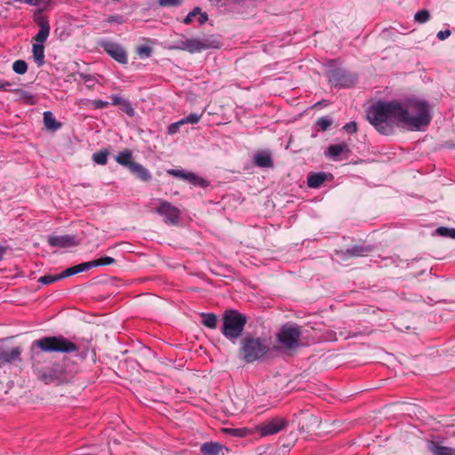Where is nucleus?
Instances as JSON below:
<instances>
[{"instance_id":"7ed1b4c3","label":"nucleus","mask_w":455,"mask_h":455,"mask_svg":"<svg viewBox=\"0 0 455 455\" xmlns=\"http://www.w3.org/2000/svg\"><path fill=\"white\" fill-rule=\"evenodd\" d=\"M220 45L221 44L217 36L209 35L177 41L174 45L171 46V49L196 53L204 50L218 49Z\"/></svg>"},{"instance_id":"f704fd0d","label":"nucleus","mask_w":455,"mask_h":455,"mask_svg":"<svg viewBox=\"0 0 455 455\" xmlns=\"http://www.w3.org/2000/svg\"><path fill=\"white\" fill-rule=\"evenodd\" d=\"M414 19L418 23H425L430 19V13L427 10H421L415 13Z\"/></svg>"},{"instance_id":"6e6552de","label":"nucleus","mask_w":455,"mask_h":455,"mask_svg":"<svg viewBox=\"0 0 455 455\" xmlns=\"http://www.w3.org/2000/svg\"><path fill=\"white\" fill-rule=\"evenodd\" d=\"M166 172L173 177L187 180L194 186L205 188L208 185V182L205 180L200 178L191 172H186L180 169H168Z\"/></svg>"},{"instance_id":"f8f14e48","label":"nucleus","mask_w":455,"mask_h":455,"mask_svg":"<svg viewBox=\"0 0 455 455\" xmlns=\"http://www.w3.org/2000/svg\"><path fill=\"white\" fill-rule=\"evenodd\" d=\"M38 377L45 384H51L54 382L60 383L64 379L63 369L61 366L57 365L44 371H40Z\"/></svg>"},{"instance_id":"58836bf2","label":"nucleus","mask_w":455,"mask_h":455,"mask_svg":"<svg viewBox=\"0 0 455 455\" xmlns=\"http://www.w3.org/2000/svg\"><path fill=\"white\" fill-rule=\"evenodd\" d=\"M197 13H199V7H196L191 11L184 19L185 24H189L193 21V20L197 16Z\"/></svg>"},{"instance_id":"f257e3e1","label":"nucleus","mask_w":455,"mask_h":455,"mask_svg":"<svg viewBox=\"0 0 455 455\" xmlns=\"http://www.w3.org/2000/svg\"><path fill=\"white\" fill-rule=\"evenodd\" d=\"M367 118L379 132L389 135L395 124L410 131H422L430 124L432 115L426 100L410 98L403 102L378 101L368 110Z\"/></svg>"},{"instance_id":"423d86ee","label":"nucleus","mask_w":455,"mask_h":455,"mask_svg":"<svg viewBox=\"0 0 455 455\" xmlns=\"http://www.w3.org/2000/svg\"><path fill=\"white\" fill-rule=\"evenodd\" d=\"M301 328L295 323H286L276 334L281 347L285 350L296 349L300 346Z\"/></svg>"},{"instance_id":"c03bdc74","label":"nucleus","mask_w":455,"mask_h":455,"mask_svg":"<svg viewBox=\"0 0 455 455\" xmlns=\"http://www.w3.org/2000/svg\"><path fill=\"white\" fill-rule=\"evenodd\" d=\"M108 105L109 103L108 101L102 100H95L92 101V106L98 109L107 108Z\"/></svg>"},{"instance_id":"e433bc0d","label":"nucleus","mask_w":455,"mask_h":455,"mask_svg":"<svg viewBox=\"0 0 455 455\" xmlns=\"http://www.w3.org/2000/svg\"><path fill=\"white\" fill-rule=\"evenodd\" d=\"M59 280H60L59 275H46L41 276L38 279V282L44 285H49V284L52 283L53 282L59 281Z\"/></svg>"},{"instance_id":"5701e85b","label":"nucleus","mask_w":455,"mask_h":455,"mask_svg":"<svg viewBox=\"0 0 455 455\" xmlns=\"http://www.w3.org/2000/svg\"><path fill=\"white\" fill-rule=\"evenodd\" d=\"M222 446L214 442L204 443L202 444L200 451L204 455H219Z\"/></svg>"},{"instance_id":"2eb2a0df","label":"nucleus","mask_w":455,"mask_h":455,"mask_svg":"<svg viewBox=\"0 0 455 455\" xmlns=\"http://www.w3.org/2000/svg\"><path fill=\"white\" fill-rule=\"evenodd\" d=\"M21 348L20 347L5 349L0 347V366L4 363H10L20 361Z\"/></svg>"},{"instance_id":"de8ad7c7","label":"nucleus","mask_w":455,"mask_h":455,"mask_svg":"<svg viewBox=\"0 0 455 455\" xmlns=\"http://www.w3.org/2000/svg\"><path fill=\"white\" fill-rule=\"evenodd\" d=\"M451 35V30L449 29H446V30H441L437 33L436 36L439 40L443 41V40H445L446 38H448Z\"/></svg>"},{"instance_id":"a19ab883","label":"nucleus","mask_w":455,"mask_h":455,"mask_svg":"<svg viewBox=\"0 0 455 455\" xmlns=\"http://www.w3.org/2000/svg\"><path fill=\"white\" fill-rule=\"evenodd\" d=\"M15 84L14 82L10 81H0V91L10 92L13 91L12 86Z\"/></svg>"},{"instance_id":"c756f323","label":"nucleus","mask_w":455,"mask_h":455,"mask_svg":"<svg viewBox=\"0 0 455 455\" xmlns=\"http://www.w3.org/2000/svg\"><path fill=\"white\" fill-rule=\"evenodd\" d=\"M201 317H202V323L210 328V329H214L216 328V325H217V316L214 315V314H211V313H202L201 314Z\"/></svg>"},{"instance_id":"39448f33","label":"nucleus","mask_w":455,"mask_h":455,"mask_svg":"<svg viewBox=\"0 0 455 455\" xmlns=\"http://www.w3.org/2000/svg\"><path fill=\"white\" fill-rule=\"evenodd\" d=\"M245 323V315L236 310L228 311L223 318L222 333L226 338L235 340L241 336Z\"/></svg>"},{"instance_id":"c85d7f7f","label":"nucleus","mask_w":455,"mask_h":455,"mask_svg":"<svg viewBox=\"0 0 455 455\" xmlns=\"http://www.w3.org/2000/svg\"><path fill=\"white\" fill-rule=\"evenodd\" d=\"M114 262H115L114 258L109 257V256H103L98 259L88 261V262H86V264L89 266V269H91L95 267L108 266V265L113 264Z\"/></svg>"},{"instance_id":"ddd939ff","label":"nucleus","mask_w":455,"mask_h":455,"mask_svg":"<svg viewBox=\"0 0 455 455\" xmlns=\"http://www.w3.org/2000/svg\"><path fill=\"white\" fill-rule=\"evenodd\" d=\"M47 242L52 247L69 248L77 245V241L74 235H49Z\"/></svg>"},{"instance_id":"7c9ffc66","label":"nucleus","mask_w":455,"mask_h":455,"mask_svg":"<svg viewBox=\"0 0 455 455\" xmlns=\"http://www.w3.org/2000/svg\"><path fill=\"white\" fill-rule=\"evenodd\" d=\"M333 124V120L331 116H323L317 119L316 125L318 129L322 132L326 131L328 128H330Z\"/></svg>"},{"instance_id":"0eeeda50","label":"nucleus","mask_w":455,"mask_h":455,"mask_svg":"<svg viewBox=\"0 0 455 455\" xmlns=\"http://www.w3.org/2000/svg\"><path fill=\"white\" fill-rule=\"evenodd\" d=\"M287 425L284 418L276 417L269 420H266L258 426V431L262 436L275 435L283 430Z\"/></svg>"},{"instance_id":"49530a36","label":"nucleus","mask_w":455,"mask_h":455,"mask_svg":"<svg viewBox=\"0 0 455 455\" xmlns=\"http://www.w3.org/2000/svg\"><path fill=\"white\" fill-rule=\"evenodd\" d=\"M107 22L108 23H123V18L119 15H110L107 18Z\"/></svg>"},{"instance_id":"cd10ccee","label":"nucleus","mask_w":455,"mask_h":455,"mask_svg":"<svg viewBox=\"0 0 455 455\" xmlns=\"http://www.w3.org/2000/svg\"><path fill=\"white\" fill-rule=\"evenodd\" d=\"M13 91H12V92H15L18 97H19V100L20 101H22L23 103H26V104H28V105H33L36 103V100H35V96L27 92V91H23V90H20V89H12Z\"/></svg>"},{"instance_id":"bb28decb","label":"nucleus","mask_w":455,"mask_h":455,"mask_svg":"<svg viewBox=\"0 0 455 455\" xmlns=\"http://www.w3.org/2000/svg\"><path fill=\"white\" fill-rule=\"evenodd\" d=\"M428 449L434 455H455V449L441 446L433 442L429 444Z\"/></svg>"},{"instance_id":"79ce46f5","label":"nucleus","mask_w":455,"mask_h":455,"mask_svg":"<svg viewBox=\"0 0 455 455\" xmlns=\"http://www.w3.org/2000/svg\"><path fill=\"white\" fill-rule=\"evenodd\" d=\"M180 125H182V123H180V120H179L178 122L171 124L168 126V133L169 134H175L179 131V128L180 127Z\"/></svg>"},{"instance_id":"c9c22d12","label":"nucleus","mask_w":455,"mask_h":455,"mask_svg":"<svg viewBox=\"0 0 455 455\" xmlns=\"http://www.w3.org/2000/svg\"><path fill=\"white\" fill-rule=\"evenodd\" d=\"M200 118H201V115H198L196 113H191L188 116H187L186 117L180 119V123H182V125L187 124H195L200 121Z\"/></svg>"},{"instance_id":"4c0bfd02","label":"nucleus","mask_w":455,"mask_h":455,"mask_svg":"<svg viewBox=\"0 0 455 455\" xmlns=\"http://www.w3.org/2000/svg\"><path fill=\"white\" fill-rule=\"evenodd\" d=\"M137 53L141 58H148L152 53V49L148 45H140L137 48Z\"/></svg>"},{"instance_id":"f03ea898","label":"nucleus","mask_w":455,"mask_h":455,"mask_svg":"<svg viewBox=\"0 0 455 455\" xmlns=\"http://www.w3.org/2000/svg\"><path fill=\"white\" fill-rule=\"evenodd\" d=\"M35 347L43 352H60V353H72L78 350V347L71 342L67 338L59 336L44 337L40 339L33 341L31 351L34 354Z\"/></svg>"},{"instance_id":"a18cd8bd","label":"nucleus","mask_w":455,"mask_h":455,"mask_svg":"<svg viewBox=\"0 0 455 455\" xmlns=\"http://www.w3.org/2000/svg\"><path fill=\"white\" fill-rule=\"evenodd\" d=\"M197 21L200 25L204 24L208 20V15L206 12H202L199 8V13H197Z\"/></svg>"},{"instance_id":"4be33fe9","label":"nucleus","mask_w":455,"mask_h":455,"mask_svg":"<svg viewBox=\"0 0 455 455\" xmlns=\"http://www.w3.org/2000/svg\"><path fill=\"white\" fill-rule=\"evenodd\" d=\"M89 270V266L86 264V262L68 267L65 269L60 275V279H63L66 277H69L71 275H74L76 274L87 271Z\"/></svg>"},{"instance_id":"9d476101","label":"nucleus","mask_w":455,"mask_h":455,"mask_svg":"<svg viewBox=\"0 0 455 455\" xmlns=\"http://www.w3.org/2000/svg\"><path fill=\"white\" fill-rule=\"evenodd\" d=\"M156 212L172 224H177L180 218V210L166 201H161Z\"/></svg>"},{"instance_id":"393cba45","label":"nucleus","mask_w":455,"mask_h":455,"mask_svg":"<svg viewBox=\"0 0 455 455\" xmlns=\"http://www.w3.org/2000/svg\"><path fill=\"white\" fill-rule=\"evenodd\" d=\"M44 124L47 130L56 131L60 128V123L57 122L51 111L44 112Z\"/></svg>"},{"instance_id":"1a4fd4ad","label":"nucleus","mask_w":455,"mask_h":455,"mask_svg":"<svg viewBox=\"0 0 455 455\" xmlns=\"http://www.w3.org/2000/svg\"><path fill=\"white\" fill-rule=\"evenodd\" d=\"M102 47L105 52L117 62L121 64H126L128 62L127 54L120 44L107 41L102 44Z\"/></svg>"},{"instance_id":"9b49d317","label":"nucleus","mask_w":455,"mask_h":455,"mask_svg":"<svg viewBox=\"0 0 455 455\" xmlns=\"http://www.w3.org/2000/svg\"><path fill=\"white\" fill-rule=\"evenodd\" d=\"M329 79L332 85L339 87H349L355 81L353 75L340 70L332 71Z\"/></svg>"},{"instance_id":"ea45409f","label":"nucleus","mask_w":455,"mask_h":455,"mask_svg":"<svg viewBox=\"0 0 455 455\" xmlns=\"http://www.w3.org/2000/svg\"><path fill=\"white\" fill-rule=\"evenodd\" d=\"M162 6H179L182 4V0H158Z\"/></svg>"},{"instance_id":"2f4dec72","label":"nucleus","mask_w":455,"mask_h":455,"mask_svg":"<svg viewBox=\"0 0 455 455\" xmlns=\"http://www.w3.org/2000/svg\"><path fill=\"white\" fill-rule=\"evenodd\" d=\"M12 70L18 75H24L28 71V64L23 60H17L12 64Z\"/></svg>"},{"instance_id":"a878e982","label":"nucleus","mask_w":455,"mask_h":455,"mask_svg":"<svg viewBox=\"0 0 455 455\" xmlns=\"http://www.w3.org/2000/svg\"><path fill=\"white\" fill-rule=\"evenodd\" d=\"M325 179L326 174L323 172L311 173L307 176V186L317 188L324 182Z\"/></svg>"},{"instance_id":"a211bd4d","label":"nucleus","mask_w":455,"mask_h":455,"mask_svg":"<svg viewBox=\"0 0 455 455\" xmlns=\"http://www.w3.org/2000/svg\"><path fill=\"white\" fill-rule=\"evenodd\" d=\"M129 171L142 181L147 182L152 179L150 172L139 163L132 164Z\"/></svg>"},{"instance_id":"72a5a7b5","label":"nucleus","mask_w":455,"mask_h":455,"mask_svg":"<svg viewBox=\"0 0 455 455\" xmlns=\"http://www.w3.org/2000/svg\"><path fill=\"white\" fill-rule=\"evenodd\" d=\"M435 233L440 236L451 237L455 239V228L439 227L435 229Z\"/></svg>"},{"instance_id":"dca6fc26","label":"nucleus","mask_w":455,"mask_h":455,"mask_svg":"<svg viewBox=\"0 0 455 455\" xmlns=\"http://www.w3.org/2000/svg\"><path fill=\"white\" fill-rule=\"evenodd\" d=\"M37 23L39 26V31L34 38L36 41L35 44H44L50 35V25L49 22L43 17L38 19Z\"/></svg>"},{"instance_id":"20e7f679","label":"nucleus","mask_w":455,"mask_h":455,"mask_svg":"<svg viewBox=\"0 0 455 455\" xmlns=\"http://www.w3.org/2000/svg\"><path fill=\"white\" fill-rule=\"evenodd\" d=\"M269 350L265 339L246 337L242 340L241 353L246 363H253Z\"/></svg>"},{"instance_id":"6ab92c4d","label":"nucleus","mask_w":455,"mask_h":455,"mask_svg":"<svg viewBox=\"0 0 455 455\" xmlns=\"http://www.w3.org/2000/svg\"><path fill=\"white\" fill-rule=\"evenodd\" d=\"M116 161L120 165H123V166L128 168L129 170L131 169V166L136 163V162L132 161V154L128 149L120 151L116 156Z\"/></svg>"},{"instance_id":"f3484780","label":"nucleus","mask_w":455,"mask_h":455,"mask_svg":"<svg viewBox=\"0 0 455 455\" xmlns=\"http://www.w3.org/2000/svg\"><path fill=\"white\" fill-rule=\"evenodd\" d=\"M112 104L120 108V109L126 113L129 116H133L135 111L132 107L129 100L122 98L119 95L113 94L111 95Z\"/></svg>"},{"instance_id":"aec40b11","label":"nucleus","mask_w":455,"mask_h":455,"mask_svg":"<svg viewBox=\"0 0 455 455\" xmlns=\"http://www.w3.org/2000/svg\"><path fill=\"white\" fill-rule=\"evenodd\" d=\"M254 164L259 167H270L273 164L271 156L268 152H259L254 156Z\"/></svg>"},{"instance_id":"473e14b6","label":"nucleus","mask_w":455,"mask_h":455,"mask_svg":"<svg viewBox=\"0 0 455 455\" xmlns=\"http://www.w3.org/2000/svg\"><path fill=\"white\" fill-rule=\"evenodd\" d=\"M108 153L106 150H100V151L95 152L92 155V160L98 164L104 165L108 162Z\"/></svg>"},{"instance_id":"b1692460","label":"nucleus","mask_w":455,"mask_h":455,"mask_svg":"<svg viewBox=\"0 0 455 455\" xmlns=\"http://www.w3.org/2000/svg\"><path fill=\"white\" fill-rule=\"evenodd\" d=\"M33 59L38 67L44 64V46L41 44H34L32 47Z\"/></svg>"},{"instance_id":"37998d69","label":"nucleus","mask_w":455,"mask_h":455,"mask_svg":"<svg viewBox=\"0 0 455 455\" xmlns=\"http://www.w3.org/2000/svg\"><path fill=\"white\" fill-rule=\"evenodd\" d=\"M343 130L350 132V133H355L357 131V125L355 122H350L343 126Z\"/></svg>"},{"instance_id":"8fccbe9b","label":"nucleus","mask_w":455,"mask_h":455,"mask_svg":"<svg viewBox=\"0 0 455 455\" xmlns=\"http://www.w3.org/2000/svg\"><path fill=\"white\" fill-rule=\"evenodd\" d=\"M4 253V248L0 246V260H2Z\"/></svg>"},{"instance_id":"412c9836","label":"nucleus","mask_w":455,"mask_h":455,"mask_svg":"<svg viewBox=\"0 0 455 455\" xmlns=\"http://www.w3.org/2000/svg\"><path fill=\"white\" fill-rule=\"evenodd\" d=\"M371 251H372L371 246L355 245V246H352L351 248H348L345 253L348 257H362V256L367 255Z\"/></svg>"},{"instance_id":"4468645a","label":"nucleus","mask_w":455,"mask_h":455,"mask_svg":"<svg viewBox=\"0 0 455 455\" xmlns=\"http://www.w3.org/2000/svg\"><path fill=\"white\" fill-rule=\"evenodd\" d=\"M349 153L350 149L348 145L345 142H342L339 144H332L329 146L325 152V156L333 161H339L342 159L341 156L343 154H346V158H347Z\"/></svg>"},{"instance_id":"09e8293b","label":"nucleus","mask_w":455,"mask_h":455,"mask_svg":"<svg viewBox=\"0 0 455 455\" xmlns=\"http://www.w3.org/2000/svg\"><path fill=\"white\" fill-rule=\"evenodd\" d=\"M227 432L230 433L234 436H242L243 430L241 428H229L226 429Z\"/></svg>"}]
</instances>
